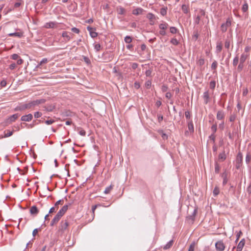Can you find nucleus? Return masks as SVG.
Returning a JSON list of instances; mask_svg holds the SVG:
<instances>
[{"mask_svg":"<svg viewBox=\"0 0 251 251\" xmlns=\"http://www.w3.org/2000/svg\"><path fill=\"white\" fill-rule=\"evenodd\" d=\"M216 86V82L215 81H211L209 83V87L211 89H214Z\"/></svg>","mask_w":251,"mask_h":251,"instance_id":"2f4dec72","label":"nucleus"},{"mask_svg":"<svg viewBox=\"0 0 251 251\" xmlns=\"http://www.w3.org/2000/svg\"><path fill=\"white\" fill-rule=\"evenodd\" d=\"M225 116V113L223 111H218L217 115L216 118L218 120H223Z\"/></svg>","mask_w":251,"mask_h":251,"instance_id":"9b49d317","label":"nucleus"},{"mask_svg":"<svg viewBox=\"0 0 251 251\" xmlns=\"http://www.w3.org/2000/svg\"><path fill=\"white\" fill-rule=\"evenodd\" d=\"M48 62V59L47 58H44L42 59V60L40 62L39 65H41L43 64L47 63Z\"/></svg>","mask_w":251,"mask_h":251,"instance_id":"3c124183","label":"nucleus"},{"mask_svg":"<svg viewBox=\"0 0 251 251\" xmlns=\"http://www.w3.org/2000/svg\"><path fill=\"white\" fill-rule=\"evenodd\" d=\"M230 46V42L228 41H226L225 42V46L226 48L228 49Z\"/></svg>","mask_w":251,"mask_h":251,"instance_id":"13d9d810","label":"nucleus"},{"mask_svg":"<svg viewBox=\"0 0 251 251\" xmlns=\"http://www.w3.org/2000/svg\"><path fill=\"white\" fill-rule=\"evenodd\" d=\"M56 26V23L55 22H49L45 24L44 27L47 28H53Z\"/></svg>","mask_w":251,"mask_h":251,"instance_id":"2eb2a0df","label":"nucleus"},{"mask_svg":"<svg viewBox=\"0 0 251 251\" xmlns=\"http://www.w3.org/2000/svg\"><path fill=\"white\" fill-rule=\"evenodd\" d=\"M72 31L75 33H76L77 34H78L80 32L79 29L76 28V27H73L71 29Z\"/></svg>","mask_w":251,"mask_h":251,"instance_id":"a18cd8bd","label":"nucleus"},{"mask_svg":"<svg viewBox=\"0 0 251 251\" xmlns=\"http://www.w3.org/2000/svg\"><path fill=\"white\" fill-rule=\"evenodd\" d=\"M144 10L141 8H137L132 11V14L135 15L142 14Z\"/></svg>","mask_w":251,"mask_h":251,"instance_id":"f8f14e48","label":"nucleus"},{"mask_svg":"<svg viewBox=\"0 0 251 251\" xmlns=\"http://www.w3.org/2000/svg\"><path fill=\"white\" fill-rule=\"evenodd\" d=\"M251 50V47H246L245 48V52H246L247 53H248Z\"/></svg>","mask_w":251,"mask_h":251,"instance_id":"680f3d73","label":"nucleus"},{"mask_svg":"<svg viewBox=\"0 0 251 251\" xmlns=\"http://www.w3.org/2000/svg\"><path fill=\"white\" fill-rule=\"evenodd\" d=\"M235 118H236V117L234 115H232L229 117V121L230 122H233L235 121Z\"/></svg>","mask_w":251,"mask_h":251,"instance_id":"6e6d98bb","label":"nucleus"},{"mask_svg":"<svg viewBox=\"0 0 251 251\" xmlns=\"http://www.w3.org/2000/svg\"><path fill=\"white\" fill-rule=\"evenodd\" d=\"M14 132V129L11 131H10L9 130H6L4 132V134L2 137L7 138V137H10L13 135Z\"/></svg>","mask_w":251,"mask_h":251,"instance_id":"dca6fc26","label":"nucleus"},{"mask_svg":"<svg viewBox=\"0 0 251 251\" xmlns=\"http://www.w3.org/2000/svg\"><path fill=\"white\" fill-rule=\"evenodd\" d=\"M231 25V22L229 20H227L226 23L223 24L221 26L222 32H225L227 30V28Z\"/></svg>","mask_w":251,"mask_h":251,"instance_id":"423d86ee","label":"nucleus"},{"mask_svg":"<svg viewBox=\"0 0 251 251\" xmlns=\"http://www.w3.org/2000/svg\"><path fill=\"white\" fill-rule=\"evenodd\" d=\"M97 205H93L92 207V213H93V215L94 217L95 216V211L96 209L97 208Z\"/></svg>","mask_w":251,"mask_h":251,"instance_id":"864d4df0","label":"nucleus"},{"mask_svg":"<svg viewBox=\"0 0 251 251\" xmlns=\"http://www.w3.org/2000/svg\"><path fill=\"white\" fill-rule=\"evenodd\" d=\"M16 64L14 63H12L11 64H10L9 65V69L10 70H14L16 68Z\"/></svg>","mask_w":251,"mask_h":251,"instance_id":"de8ad7c7","label":"nucleus"},{"mask_svg":"<svg viewBox=\"0 0 251 251\" xmlns=\"http://www.w3.org/2000/svg\"><path fill=\"white\" fill-rule=\"evenodd\" d=\"M242 235V231H240L237 233V235H236L237 238H236V242H237V241L239 240V238L240 237V236H241Z\"/></svg>","mask_w":251,"mask_h":251,"instance_id":"603ef678","label":"nucleus"},{"mask_svg":"<svg viewBox=\"0 0 251 251\" xmlns=\"http://www.w3.org/2000/svg\"><path fill=\"white\" fill-rule=\"evenodd\" d=\"M160 132L161 133V136L164 140H166L168 138V136L165 133H163L162 131H160Z\"/></svg>","mask_w":251,"mask_h":251,"instance_id":"09e8293b","label":"nucleus"},{"mask_svg":"<svg viewBox=\"0 0 251 251\" xmlns=\"http://www.w3.org/2000/svg\"><path fill=\"white\" fill-rule=\"evenodd\" d=\"M100 44H96L94 45V49L97 51H99L100 50Z\"/></svg>","mask_w":251,"mask_h":251,"instance_id":"c9c22d12","label":"nucleus"},{"mask_svg":"<svg viewBox=\"0 0 251 251\" xmlns=\"http://www.w3.org/2000/svg\"><path fill=\"white\" fill-rule=\"evenodd\" d=\"M244 67V63L240 62L238 66V70L239 71H241Z\"/></svg>","mask_w":251,"mask_h":251,"instance_id":"a19ab883","label":"nucleus"},{"mask_svg":"<svg viewBox=\"0 0 251 251\" xmlns=\"http://www.w3.org/2000/svg\"><path fill=\"white\" fill-rule=\"evenodd\" d=\"M217 67V62L216 61L213 62L211 65L212 69L215 70L216 69Z\"/></svg>","mask_w":251,"mask_h":251,"instance_id":"37998d69","label":"nucleus"},{"mask_svg":"<svg viewBox=\"0 0 251 251\" xmlns=\"http://www.w3.org/2000/svg\"><path fill=\"white\" fill-rule=\"evenodd\" d=\"M44 102V100H33L32 101H30L27 103L21 104L18 108H17V109H19V110H24L25 109H30L36 105L43 103Z\"/></svg>","mask_w":251,"mask_h":251,"instance_id":"f257e3e1","label":"nucleus"},{"mask_svg":"<svg viewBox=\"0 0 251 251\" xmlns=\"http://www.w3.org/2000/svg\"><path fill=\"white\" fill-rule=\"evenodd\" d=\"M238 61H239L238 57V56H236L234 58L233 61V66H236L237 65V64L238 63Z\"/></svg>","mask_w":251,"mask_h":251,"instance_id":"4c0bfd02","label":"nucleus"},{"mask_svg":"<svg viewBox=\"0 0 251 251\" xmlns=\"http://www.w3.org/2000/svg\"><path fill=\"white\" fill-rule=\"evenodd\" d=\"M170 32L172 34H175L176 33L178 30L175 27H171L170 28Z\"/></svg>","mask_w":251,"mask_h":251,"instance_id":"f704fd0d","label":"nucleus"},{"mask_svg":"<svg viewBox=\"0 0 251 251\" xmlns=\"http://www.w3.org/2000/svg\"><path fill=\"white\" fill-rule=\"evenodd\" d=\"M251 160V155L250 153H248L246 156V162L247 163H249Z\"/></svg>","mask_w":251,"mask_h":251,"instance_id":"7c9ffc66","label":"nucleus"},{"mask_svg":"<svg viewBox=\"0 0 251 251\" xmlns=\"http://www.w3.org/2000/svg\"><path fill=\"white\" fill-rule=\"evenodd\" d=\"M124 40H125L126 43H130L132 41V38L130 36H126Z\"/></svg>","mask_w":251,"mask_h":251,"instance_id":"72a5a7b5","label":"nucleus"},{"mask_svg":"<svg viewBox=\"0 0 251 251\" xmlns=\"http://www.w3.org/2000/svg\"><path fill=\"white\" fill-rule=\"evenodd\" d=\"M32 115L29 114L23 116L21 118V120L25 122H29L32 120Z\"/></svg>","mask_w":251,"mask_h":251,"instance_id":"9d476101","label":"nucleus"},{"mask_svg":"<svg viewBox=\"0 0 251 251\" xmlns=\"http://www.w3.org/2000/svg\"><path fill=\"white\" fill-rule=\"evenodd\" d=\"M145 74H146V75L148 76H151V71L150 70H147L146 71Z\"/></svg>","mask_w":251,"mask_h":251,"instance_id":"bf43d9fd","label":"nucleus"},{"mask_svg":"<svg viewBox=\"0 0 251 251\" xmlns=\"http://www.w3.org/2000/svg\"><path fill=\"white\" fill-rule=\"evenodd\" d=\"M223 45L221 43H218L216 46V51L217 52H220L222 50Z\"/></svg>","mask_w":251,"mask_h":251,"instance_id":"393cba45","label":"nucleus"},{"mask_svg":"<svg viewBox=\"0 0 251 251\" xmlns=\"http://www.w3.org/2000/svg\"><path fill=\"white\" fill-rule=\"evenodd\" d=\"M58 207L55 206V205L54 207H52L50 209L49 213H51L53 212H55L58 209Z\"/></svg>","mask_w":251,"mask_h":251,"instance_id":"58836bf2","label":"nucleus"},{"mask_svg":"<svg viewBox=\"0 0 251 251\" xmlns=\"http://www.w3.org/2000/svg\"><path fill=\"white\" fill-rule=\"evenodd\" d=\"M167 8L166 7V8H162L161 9H160V14L163 15V16H164L166 14H167Z\"/></svg>","mask_w":251,"mask_h":251,"instance_id":"473e14b6","label":"nucleus"},{"mask_svg":"<svg viewBox=\"0 0 251 251\" xmlns=\"http://www.w3.org/2000/svg\"><path fill=\"white\" fill-rule=\"evenodd\" d=\"M185 116L187 119H189L190 117V113L188 111H186L185 113Z\"/></svg>","mask_w":251,"mask_h":251,"instance_id":"052dcab7","label":"nucleus"},{"mask_svg":"<svg viewBox=\"0 0 251 251\" xmlns=\"http://www.w3.org/2000/svg\"><path fill=\"white\" fill-rule=\"evenodd\" d=\"M63 203V200H59L55 204V206L57 207V206L59 204L62 205Z\"/></svg>","mask_w":251,"mask_h":251,"instance_id":"8fccbe9b","label":"nucleus"},{"mask_svg":"<svg viewBox=\"0 0 251 251\" xmlns=\"http://www.w3.org/2000/svg\"><path fill=\"white\" fill-rule=\"evenodd\" d=\"M38 231H39L38 229H37V228L34 229L32 232L33 236H35L37 234Z\"/></svg>","mask_w":251,"mask_h":251,"instance_id":"4d7b16f0","label":"nucleus"},{"mask_svg":"<svg viewBox=\"0 0 251 251\" xmlns=\"http://www.w3.org/2000/svg\"><path fill=\"white\" fill-rule=\"evenodd\" d=\"M211 129L212 130L214 131V132H216V129H217V126L216 125H214L212 126L211 127Z\"/></svg>","mask_w":251,"mask_h":251,"instance_id":"69168bd1","label":"nucleus"},{"mask_svg":"<svg viewBox=\"0 0 251 251\" xmlns=\"http://www.w3.org/2000/svg\"><path fill=\"white\" fill-rule=\"evenodd\" d=\"M68 226V223L66 220L62 221L60 224V226H59V231H64L65 230H66Z\"/></svg>","mask_w":251,"mask_h":251,"instance_id":"20e7f679","label":"nucleus"},{"mask_svg":"<svg viewBox=\"0 0 251 251\" xmlns=\"http://www.w3.org/2000/svg\"><path fill=\"white\" fill-rule=\"evenodd\" d=\"M23 33H24L23 32L20 31V32H15V33H9L8 34V36L10 37L16 36V37L21 38V37H22L23 36Z\"/></svg>","mask_w":251,"mask_h":251,"instance_id":"a211bd4d","label":"nucleus"},{"mask_svg":"<svg viewBox=\"0 0 251 251\" xmlns=\"http://www.w3.org/2000/svg\"><path fill=\"white\" fill-rule=\"evenodd\" d=\"M11 58L13 60H16L19 58L17 54H13L11 55Z\"/></svg>","mask_w":251,"mask_h":251,"instance_id":"c03bdc74","label":"nucleus"},{"mask_svg":"<svg viewBox=\"0 0 251 251\" xmlns=\"http://www.w3.org/2000/svg\"><path fill=\"white\" fill-rule=\"evenodd\" d=\"M173 240L170 241L165 246H164L163 249L164 250H167L170 249L173 246Z\"/></svg>","mask_w":251,"mask_h":251,"instance_id":"4be33fe9","label":"nucleus"},{"mask_svg":"<svg viewBox=\"0 0 251 251\" xmlns=\"http://www.w3.org/2000/svg\"><path fill=\"white\" fill-rule=\"evenodd\" d=\"M168 25L165 22H162L159 25V28L160 29L159 34L162 36H165L166 35V30L168 28Z\"/></svg>","mask_w":251,"mask_h":251,"instance_id":"f03ea898","label":"nucleus"},{"mask_svg":"<svg viewBox=\"0 0 251 251\" xmlns=\"http://www.w3.org/2000/svg\"><path fill=\"white\" fill-rule=\"evenodd\" d=\"M147 17L150 20L151 25H152L154 24L155 20V17L154 15L150 13L147 14Z\"/></svg>","mask_w":251,"mask_h":251,"instance_id":"1a4fd4ad","label":"nucleus"},{"mask_svg":"<svg viewBox=\"0 0 251 251\" xmlns=\"http://www.w3.org/2000/svg\"><path fill=\"white\" fill-rule=\"evenodd\" d=\"M87 29L89 31L90 36L92 38L96 37L98 36V33L95 31L96 29L95 28L88 26Z\"/></svg>","mask_w":251,"mask_h":251,"instance_id":"6e6552de","label":"nucleus"},{"mask_svg":"<svg viewBox=\"0 0 251 251\" xmlns=\"http://www.w3.org/2000/svg\"><path fill=\"white\" fill-rule=\"evenodd\" d=\"M60 218H61V217L56 214V216L54 217V218L52 219V220L51 222V223H50L51 226H53L54 224H56L59 221Z\"/></svg>","mask_w":251,"mask_h":251,"instance_id":"6ab92c4d","label":"nucleus"},{"mask_svg":"<svg viewBox=\"0 0 251 251\" xmlns=\"http://www.w3.org/2000/svg\"><path fill=\"white\" fill-rule=\"evenodd\" d=\"M249 56V53H243L242 54L240 59V62L244 63L246 59L248 58Z\"/></svg>","mask_w":251,"mask_h":251,"instance_id":"4468645a","label":"nucleus"},{"mask_svg":"<svg viewBox=\"0 0 251 251\" xmlns=\"http://www.w3.org/2000/svg\"><path fill=\"white\" fill-rule=\"evenodd\" d=\"M117 12L118 14H121V15H124L125 14L126 10L125 8H124L122 7H118L116 9Z\"/></svg>","mask_w":251,"mask_h":251,"instance_id":"aec40b11","label":"nucleus"},{"mask_svg":"<svg viewBox=\"0 0 251 251\" xmlns=\"http://www.w3.org/2000/svg\"><path fill=\"white\" fill-rule=\"evenodd\" d=\"M219 160L223 161L226 159V155L225 152L220 153L218 157Z\"/></svg>","mask_w":251,"mask_h":251,"instance_id":"5701e85b","label":"nucleus"},{"mask_svg":"<svg viewBox=\"0 0 251 251\" xmlns=\"http://www.w3.org/2000/svg\"><path fill=\"white\" fill-rule=\"evenodd\" d=\"M188 129L190 131V132L194 131V126L192 121H190L188 123Z\"/></svg>","mask_w":251,"mask_h":251,"instance_id":"bb28decb","label":"nucleus"},{"mask_svg":"<svg viewBox=\"0 0 251 251\" xmlns=\"http://www.w3.org/2000/svg\"><path fill=\"white\" fill-rule=\"evenodd\" d=\"M23 63V60L21 58L19 59L17 61V64L18 65H21Z\"/></svg>","mask_w":251,"mask_h":251,"instance_id":"e2e57ef3","label":"nucleus"},{"mask_svg":"<svg viewBox=\"0 0 251 251\" xmlns=\"http://www.w3.org/2000/svg\"><path fill=\"white\" fill-rule=\"evenodd\" d=\"M242 155L241 153H239L237 154L236 161L239 165L242 162Z\"/></svg>","mask_w":251,"mask_h":251,"instance_id":"a878e982","label":"nucleus"},{"mask_svg":"<svg viewBox=\"0 0 251 251\" xmlns=\"http://www.w3.org/2000/svg\"><path fill=\"white\" fill-rule=\"evenodd\" d=\"M19 116V115L18 114H14V115L11 116L8 119V121H9V123L14 122V121H15L16 120H17Z\"/></svg>","mask_w":251,"mask_h":251,"instance_id":"ddd939ff","label":"nucleus"},{"mask_svg":"<svg viewBox=\"0 0 251 251\" xmlns=\"http://www.w3.org/2000/svg\"><path fill=\"white\" fill-rule=\"evenodd\" d=\"M182 11L185 13H187L188 12V8H187V6L185 5V4H183L182 5Z\"/></svg>","mask_w":251,"mask_h":251,"instance_id":"ea45409f","label":"nucleus"},{"mask_svg":"<svg viewBox=\"0 0 251 251\" xmlns=\"http://www.w3.org/2000/svg\"><path fill=\"white\" fill-rule=\"evenodd\" d=\"M171 43L174 45H176L178 44V42L176 38H173L171 40Z\"/></svg>","mask_w":251,"mask_h":251,"instance_id":"79ce46f5","label":"nucleus"},{"mask_svg":"<svg viewBox=\"0 0 251 251\" xmlns=\"http://www.w3.org/2000/svg\"><path fill=\"white\" fill-rule=\"evenodd\" d=\"M68 209V205H65L62 208L59 210V211L57 213V215H58L61 218L64 215V214L66 213Z\"/></svg>","mask_w":251,"mask_h":251,"instance_id":"0eeeda50","label":"nucleus"},{"mask_svg":"<svg viewBox=\"0 0 251 251\" xmlns=\"http://www.w3.org/2000/svg\"><path fill=\"white\" fill-rule=\"evenodd\" d=\"M62 36L66 39V41H69L71 39V37L69 35L67 31L63 32L62 34Z\"/></svg>","mask_w":251,"mask_h":251,"instance_id":"412c9836","label":"nucleus"},{"mask_svg":"<svg viewBox=\"0 0 251 251\" xmlns=\"http://www.w3.org/2000/svg\"><path fill=\"white\" fill-rule=\"evenodd\" d=\"M204 60L203 59H200L199 60V63L200 65H202L204 64Z\"/></svg>","mask_w":251,"mask_h":251,"instance_id":"0e129e2a","label":"nucleus"},{"mask_svg":"<svg viewBox=\"0 0 251 251\" xmlns=\"http://www.w3.org/2000/svg\"><path fill=\"white\" fill-rule=\"evenodd\" d=\"M42 116V113L39 112H36L34 113V117L36 118L40 117Z\"/></svg>","mask_w":251,"mask_h":251,"instance_id":"49530a36","label":"nucleus"},{"mask_svg":"<svg viewBox=\"0 0 251 251\" xmlns=\"http://www.w3.org/2000/svg\"><path fill=\"white\" fill-rule=\"evenodd\" d=\"M197 213V209H195L192 216H190L188 217V219L191 220L192 222H193L194 220V217H195Z\"/></svg>","mask_w":251,"mask_h":251,"instance_id":"c756f323","label":"nucleus"},{"mask_svg":"<svg viewBox=\"0 0 251 251\" xmlns=\"http://www.w3.org/2000/svg\"><path fill=\"white\" fill-rule=\"evenodd\" d=\"M220 191L218 187H215L213 190V194L215 196H217L219 194Z\"/></svg>","mask_w":251,"mask_h":251,"instance_id":"e433bc0d","label":"nucleus"},{"mask_svg":"<svg viewBox=\"0 0 251 251\" xmlns=\"http://www.w3.org/2000/svg\"><path fill=\"white\" fill-rule=\"evenodd\" d=\"M248 9V4L247 1H245L244 4L242 6V10L243 11V12H246L247 11Z\"/></svg>","mask_w":251,"mask_h":251,"instance_id":"cd10ccee","label":"nucleus"},{"mask_svg":"<svg viewBox=\"0 0 251 251\" xmlns=\"http://www.w3.org/2000/svg\"><path fill=\"white\" fill-rule=\"evenodd\" d=\"M215 247L217 251H223L225 249V245L223 241L219 240L215 243Z\"/></svg>","mask_w":251,"mask_h":251,"instance_id":"7ed1b4c3","label":"nucleus"},{"mask_svg":"<svg viewBox=\"0 0 251 251\" xmlns=\"http://www.w3.org/2000/svg\"><path fill=\"white\" fill-rule=\"evenodd\" d=\"M38 212L39 210L36 206H32L30 207V213L31 214L36 215L38 214Z\"/></svg>","mask_w":251,"mask_h":251,"instance_id":"f3484780","label":"nucleus"},{"mask_svg":"<svg viewBox=\"0 0 251 251\" xmlns=\"http://www.w3.org/2000/svg\"><path fill=\"white\" fill-rule=\"evenodd\" d=\"M248 93V89L246 88V89H244V91H243V95L246 96Z\"/></svg>","mask_w":251,"mask_h":251,"instance_id":"338daca9","label":"nucleus"},{"mask_svg":"<svg viewBox=\"0 0 251 251\" xmlns=\"http://www.w3.org/2000/svg\"><path fill=\"white\" fill-rule=\"evenodd\" d=\"M245 241L244 239H242L237 245V248L234 247L233 250H235V251H242L243 248L245 246Z\"/></svg>","mask_w":251,"mask_h":251,"instance_id":"39448f33","label":"nucleus"},{"mask_svg":"<svg viewBox=\"0 0 251 251\" xmlns=\"http://www.w3.org/2000/svg\"><path fill=\"white\" fill-rule=\"evenodd\" d=\"M53 121H52L51 120H47L46 121V123L47 124V125H51L53 123Z\"/></svg>","mask_w":251,"mask_h":251,"instance_id":"774afa93","label":"nucleus"},{"mask_svg":"<svg viewBox=\"0 0 251 251\" xmlns=\"http://www.w3.org/2000/svg\"><path fill=\"white\" fill-rule=\"evenodd\" d=\"M113 185H110L109 186H108L105 188V189L104 191V193L105 194H109L111 192V191L113 189Z\"/></svg>","mask_w":251,"mask_h":251,"instance_id":"b1692460","label":"nucleus"},{"mask_svg":"<svg viewBox=\"0 0 251 251\" xmlns=\"http://www.w3.org/2000/svg\"><path fill=\"white\" fill-rule=\"evenodd\" d=\"M6 85V81L5 80H3L0 82V85L1 87H5Z\"/></svg>","mask_w":251,"mask_h":251,"instance_id":"5fc2aeb1","label":"nucleus"},{"mask_svg":"<svg viewBox=\"0 0 251 251\" xmlns=\"http://www.w3.org/2000/svg\"><path fill=\"white\" fill-rule=\"evenodd\" d=\"M195 246H196V243L195 242H193L190 245L189 248L188 249V251H194Z\"/></svg>","mask_w":251,"mask_h":251,"instance_id":"c85d7f7f","label":"nucleus"}]
</instances>
